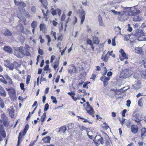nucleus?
Returning a JSON list of instances; mask_svg holds the SVG:
<instances>
[{
    "label": "nucleus",
    "mask_w": 146,
    "mask_h": 146,
    "mask_svg": "<svg viewBox=\"0 0 146 146\" xmlns=\"http://www.w3.org/2000/svg\"><path fill=\"white\" fill-rule=\"evenodd\" d=\"M125 74H129V76H130L132 74L133 72L131 70V68H128L125 70Z\"/></svg>",
    "instance_id": "412c9836"
},
{
    "label": "nucleus",
    "mask_w": 146,
    "mask_h": 146,
    "mask_svg": "<svg viewBox=\"0 0 146 146\" xmlns=\"http://www.w3.org/2000/svg\"><path fill=\"white\" fill-rule=\"evenodd\" d=\"M119 120L121 124L122 125H123L124 124V122L125 120V119L124 118L122 117L121 118L119 119Z\"/></svg>",
    "instance_id": "de8ad7c7"
},
{
    "label": "nucleus",
    "mask_w": 146,
    "mask_h": 146,
    "mask_svg": "<svg viewBox=\"0 0 146 146\" xmlns=\"http://www.w3.org/2000/svg\"><path fill=\"white\" fill-rule=\"evenodd\" d=\"M67 130V128L65 126H63L60 127L58 131L60 133H64Z\"/></svg>",
    "instance_id": "5701e85b"
},
{
    "label": "nucleus",
    "mask_w": 146,
    "mask_h": 146,
    "mask_svg": "<svg viewBox=\"0 0 146 146\" xmlns=\"http://www.w3.org/2000/svg\"><path fill=\"white\" fill-rule=\"evenodd\" d=\"M50 137L49 136H48L43 138L42 140L44 143H50Z\"/></svg>",
    "instance_id": "6ab92c4d"
},
{
    "label": "nucleus",
    "mask_w": 146,
    "mask_h": 146,
    "mask_svg": "<svg viewBox=\"0 0 146 146\" xmlns=\"http://www.w3.org/2000/svg\"><path fill=\"white\" fill-rule=\"evenodd\" d=\"M18 18L21 20V21H23V22H25L26 21V19L25 17H19L18 16Z\"/></svg>",
    "instance_id": "864d4df0"
},
{
    "label": "nucleus",
    "mask_w": 146,
    "mask_h": 146,
    "mask_svg": "<svg viewBox=\"0 0 146 146\" xmlns=\"http://www.w3.org/2000/svg\"><path fill=\"white\" fill-rule=\"evenodd\" d=\"M2 32L5 36H10L11 35V31L6 28L3 29L2 31Z\"/></svg>",
    "instance_id": "4468645a"
},
{
    "label": "nucleus",
    "mask_w": 146,
    "mask_h": 146,
    "mask_svg": "<svg viewBox=\"0 0 146 146\" xmlns=\"http://www.w3.org/2000/svg\"><path fill=\"white\" fill-rule=\"evenodd\" d=\"M60 76L59 75H58L57 76V77L56 78V80H55V82L56 83H57L59 81V80L60 79Z\"/></svg>",
    "instance_id": "e2e57ef3"
},
{
    "label": "nucleus",
    "mask_w": 146,
    "mask_h": 146,
    "mask_svg": "<svg viewBox=\"0 0 146 146\" xmlns=\"http://www.w3.org/2000/svg\"><path fill=\"white\" fill-rule=\"evenodd\" d=\"M128 28L127 29L128 31L129 32H131L132 30V28L130 27V25L129 24H128Z\"/></svg>",
    "instance_id": "8fccbe9b"
},
{
    "label": "nucleus",
    "mask_w": 146,
    "mask_h": 146,
    "mask_svg": "<svg viewBox=\"0 0 146 146\" xmlns=\"http://www.w3.org/2000/svg\"><path fill=\"white\" fill-rule=\"evenodd\" d=\"M93 41L94 44H98L99 43L98 38L96 37H94L93 38Z\"/></svg>",
    "instance_id": "72a5a7b5"
},
{
    "label": "nucleus",
    "mask_w": 146,
    "mask_h": 146,
    "mask_svg": "<svg viewBox=\"0 0 146 146\" xmlns=\"http://www.w3.org/2000/svg\"><path fill=\"white\" fill-rule=\"evenodd\" d=\"M49 105L47 103L45 105L44 108V110L45 111H47L48 110V108H49Z\"/></svg>",
    "instance_id": "a18cd8bd"
},
{
    "label": "nucleus",
    "mask_w": 146,
    "mask_h": 146,
    "mask_svg": "<svg viewBox=\"0 0 146 146\" xmlns=\"http://www.w3.org/2000/svg\"><path fill=\"white\" fill-rule=\"evenodd\" d=\"M98 20L100 26L104 27V25L103 23L102 17L100 15H99L98 17Z\"/></svg>",
    "instance_id": "4be33fe9"
},
{
    "label": "nucleus",
    "mask_w": 146,
    "mask_h": 146,
    "mask_svg": "<svg viewBox=\"0 0 146 146\" xmlns=\"http://www.w3.org/2000/svg\"><path fill=\"white\" fill-rule=\"evenodd\" d=\"M96 141H98L99 142H95V144L96 145H99L100 143L103 144L104 143L103 139L99 135L96 136L95 138Z\"/></svg>",
    "instance_id": "6e6552de"
},
{
    "label": "nucleus",
    "mask_w": 146,
    "mask_h": 146,
    "mask_svg": "<svg viewBox=\"0 0 146 146\" xmlns=\"http://www.w3.org/2000/svg\"><path fill=\"white\" fill-rule=\"evenodd\" d=\"M109 56V55L108 54H106L104 56L103 55H102V56L101 59L103 61L106 62L108 60Z\"/></svg>",
    "instance_id": "a878e982"
},
{
    "label": "nucleus",
    "mask_w": 146,
    "mask_h": 146,
    "mask_svg": "<svg viewBox=\"0 0 146 146\" xmlns=\"http://www.w3.org/2000/svg\"><path fill=\"white\" fill-rule=\"evenodd\" d=\"M31 77V76L29 75L27 76L26 80L27 84H29V82L30 80Z\"/></svg>",
    "instance_id": "79ce46f5"
},
{
    "label": "nucleus",
    "mask_w": 146,
    "mask_h": 146,
    "mask_svg": "<svg viewBox=\"0 0 146 146\" xmlns=\"http://www.w3.org/2000/svg\"><path fill=\"white\" fill-rule=\"evenodd\" d=\"M111 12H113L115 15H119L120 16L123 15V14L121 13L120 12H117L114 10H111Z\"/></svg>",
    "instance_id": "f704fd0d"
},
{
    "label": "nucleus",
    "mask_w": 146,
    "mask_h": 146,
    "mask_svg": "<svg viewBox=\"0 0 146 146\" xmlns=\"http://www.w3.org/2000/svg\"><path fill=\"white\" fill-rule=\"evenodd\" d=\"M2 78H0V81L3 83L5 84H7V80L4 78L3 77H2Z\"/></svg>",
    "instance_id": "37998d69"
},
{
    "label": "nucleus",
    "mask_w": 146,
    "mask_h": 146,
    "mask_svg": "<svg viewBox=\"0 0 146 146\" xmlns=\"http://www.w3.org/2000/svg\"><path fill=\"white\" fill-rule=\"evenodd\" d=\"M5 66L9 68L11 70H13L14 68H16L17 66H18V63L16 62H14L13 63H8L7 65H5Z\"/></svg>",
    "instance_id": "423d86ee"
},
{
    "label": "nucleus",
    "mask_w": 146,
    "mask_h": 146,
    "mask_svg": "<svg viewBox=\"0 0 146 146\" xmlns=\"http://www.w3.org/2000/svg\"><path fill=\"white\" fill-rule=\"evenodd\" d=\"M119 52L121 53L122 56L124 58V59H128V58L127 57V55L124 52L123 49H121L120 50Z\"/></svg>",
    "instance_id": "aec40b11"
},
{
    "label": "nucleus",
    "mask_w": 146,
    "mask_h": 146,
    "mask_svg": "<svg viewBox=\"0 0 146 146\" xmlns=\"http://www.w3.org/2000/svg\"><path fill=\"white\" fill-rule=\"evenodd\" d=\"M110 78L106 77L105 78L104 81V86H106L108 84V81L110 80Z\"/></svg>",
    "instance_id": "c756f323"
},
{
    "label": "nucleus",
    "mask_w": 146,
    "mask_h": 146,
    "mask_svg": "<svg viewBox=\"0 0 146 146\" xmlns=\"http://www.w3.org/2000/svg\"><path fill=\"white\" fill-rule=\"evenodd\" d=\"M38 52L41 55H42L43 54V51L42 50L39 49L38 50Z\"/></svg>",
    "instance_id": "6e6d98bb"
},
{
    "label": "nucleus",
    "mask_w": 146,
    "mask_h": 146,
    "mask_svg": "<svg viewBox=\"0 0 146 146\" xmlns=\"http://www.w3.org/2000/svg\"><path fill=\"white\" fill-rule=\"evenodd\" d=\"M141 115L138 113H133L132 115V119L137 123L140 122L142 119Z\"/></svg>",
    "instance_id": "20e7f679"
},
{
    "label": "nucleus",
    "mask_w": 146,
    "mask_h": 146,
    "mask_svg": "<svg viewBox=\"0 0 146 146\" xmlns=\"http://www.w3.org/2000/svg\"><path fill=\"white\" fill-rule=\"evenodd\" d=\"M51 98L53 100V101H52V102L53 103H54L55 104H56L57 103V101L56 100V98L53 96H51Z\"/></svg>",
    "instance_id": "a19ab883"
},
{
    "label": "nucleus",
    "mask_w": 146,
    "mask_h": 146,
    "mask_svg": "<svg viewBox=\"0 0 146 146\" xmlns=\"http://www.w3.org/2000/svg\"><path fill=\"white\" fill-rule=\"evenodd\" d=\"M14 3L15 5L17 6H19V8H23L26 6V4L22 1L20 2L17 1L16 0H14Z\"/></svg>",
    "instance_id": "ddd939ff"
},
{
    "label": "nucleus",
    "mask_w": 146,
    "mask_h": 146,
    "mask_svg": "<svg viewBox=\"0 0 146 146\" xmlns=\"http://www.w3.org/2000/svg\"><path fill=\"white\" fill-rule=\"evenodd\" d=\"M20 86L22 90H24V89L25 86L24 84L23 83H21L20 84Z\"/></svg>",
    "instance_id": "5fc2aeb1"
},
{
    "label": "nucleus",
    "mask_w": 146,
    "mask_h": 146,
    "mask_svg": "<svg viewBox=\"0 0 146 146\" xmlns=\"http://www.w3.org/2000/svg\"><path fill=\"white\" fill-rule=\"evenodd\" d=\"M1 118L0 120L1 124H0V141L2 140V138L6 137V133L5 131L3 125L5 127H7L9 125L8 122V119L7 117L4 114H2L1 116Z\"/></svg>",
    "instance_id": "f257e3e1"
},
{
    "label": "nucleus",
    "mask_w": 146,
    "mask_h": 146,
    "mask_svg": "<svg viewBox=\"0 0 146 146\" xmlns=\"http://www.w3.org/2000/svg\"><path fill=\"white\" fill-rule=\"evenodd\" d=\"M56 10V12H57L58 15L60 16L61 14V11L59 9H57Z\"/></svg>",
    "instance_id": "4d7b16f0"
},
{
    "label": "nucleus",
    "mask_w": 146,
    "mask_h": 146,
    "mask_svg": "<svg viewBox=\"0 0 146 146\" xmlns=\"http://www.w3.org/2000/svg\"><path fill=\"white\" fill-rule=\"evenodd\" d=\"M87 106L86 107V110L87 112L90 115H92L93 117H94L95 116L93 114V109L91 107L90 104H89V102H86Z\"/></svg>",
    "instance_id": "39448f33"
},
{
    "label": "nucleus",
    "mask_w": 146,
    "mask_h": 146,
    "mask_svg": "<svg viewBox=\"0 0 146 146\" xmlns=\"http://www.w3.org/2000/svg\"><path fill=\"white\" fill-rule=\"evenodd\" d=\"M134 86L136 88L139 89L141 87V83L139 81H137L135 84Z\"/></svg>",
    "instance_id": "473e14b6"
},
{
    "label": "nucleus",
    "mask_w": 146,
    "mask_h": 146,
    "mask_svg": "<svg viewBox=\"0 0 146 146\" xmlns=\"http://www.w3.org/2000/svg\"><path fill=\"white\" fill-rule=\"evenodd\" d=\"M7 111L9 112V114L10 116L13 118L15 115V111L13 107H11L9 109H7Z\"/></svg>",
    "instance_id": "f8f14e48"
},
{
    "label": "nucleus",
    "mask_w": 146,
    "mask_h": 146,
    "mask_svg": "<svg viewBox=\"0 0 146 146\" xmlns=\"http://www.w3.org/2000/svg\"><path fill=\"white\" fill-rule=\"evenodd\" d=\"M29 129V125H28L27 124L25 125L24 131L23 132V135H25Z\"/></svg>",
    "instance_id": "cd10ccee"
},
{
    "label": "nucleus",
    "mask_w": 146,
    "mask_h": 146,
    "mask_svg": "<svg viewBox=\"0 0 146 146\" xmlns=\"http://www.w3.org/2000/svg\"><path fill=\"white\" fill-rule=\"evenodd\" d=\"M65 15L64 14H63L62 15L61 18V21H63L64 20L65 18Z\"/></svg>",
    "instance_id": "69168bd1"
},
{
    "label": "nucleus",
    "mask_w": 146,
    "mask_h": 146,
    "mask_svg": "<svg viewBox=\"0 0 146 146\" xmlns=\"http://www.w3.org/2000/svg\"><path fill=\"white\" fill-rule=\"evenodd\" d=\"M39 1L41 3L44 7L45 9H47L48 8L47 7V5H48L47 1H43L42 0H39Z\"/></svg>",
    "instance_id": "b1692460"
},
{
    "label": "nucleus",
    "mask_w": 146,
    "mask_h": 146,
    "mask_svg": "<svg viewBox=\"0 0 146 146\" xmlns=\"http://www.w3.org/2000/svg\"><path fill=\"white\" fill-rule=\"evenodd\" d=\"M0 106L1 107L3 108L4 107V102L3 100L1 99V97H0Z\"/></svg>",
    "instance_id": "e433bc0d"
},
{
    "label": "nucleus",
    "mask_w": 146,
    "mask_h": 146,
    "mask_svg": "<svg viewBox=\"0 0 146 146\" xmlns=\"http://www.w3.org/2000/svg\"><path fill=\"white\" fill-rule=\"evenodd\" d=\"M123 9L125 12H129V15L131 16L137 15L139 11L134 7H124Z\"/></svg>",
    "instance_id": "7ed1b4c3"
},
{
    "label": "nucleus",
    "mask_w": 146,
    "mask_h": 146,
    "mask_svg": "<svg viewBox=\"0 0 146 146\" xmlns=\"http://www.w3.org/2000/svg\"><path fill=\"white\" fill-rule=\"evenodd\" d=\"M4 50L8 53H11L12 51V49L10 47L5 46L3 48Z\"/></svg>",
    "instance_id": "a211bd4d"
},
{
    "label": "nucleus",
    "mask_w": 146,
    "mask_h": 146,
    "mask_svg": "<svg viewBox=\"0 0 146 146\" xmlns=\"http://www.w3.org/2000/svg\"><path fill=\"white\" fill-rule=\"evenodd\" d=\"M46 112H44L43 115L40 118V120L42 122V125H43V123L45 120L46 117Z\"/></svg>",
    "instance_id": "393cba45"
},
{
    "label": "nucleus",
    "mask_w": 146,
    "mask_h": 146,
    "mask_svg": "<svg viewBox=\"0 0 146 146\" xmlns=\"http://www.w3.org/2000/svg\"><path fill=\"white\" fill-rule=\"evenodd\" d=\"M5 78L7 80L9 83L10 84H11L12 83V81L11 78L7 74H5L4 75Z\"/></svg>",
    "instance_id": "c85d7f7f"
},
{
    "label": "nucleus",
    "mask_w": 146,
    "mask_h": 146,
    "mask_svg": "<svg viewBox=\"0 0 146 146\" xmlns=\"http://www.w3.org/2000/svg\"><path fill=\"white\" fill-rule=\"evenodd\" d=\"M146 136V129L145 128H143L141 129V137L142 138H143Z\"/></svg>",
    "instance_id": "bb28decb"
},
{
    "label": "nucleus",
    "mask_w": 146,
    "mask_h": 146,
    "mask_svg": "<svg viewBox=\"0 0 146 146\" xmlns=\"http://www.w3.org/2000/svg\"><path fill=\"white\" fill-rule=\"evenodd\" d=\"M44 24H40V31L42 30L44 28Z\"/></svg>",
    "instance_id": "bf43d9fd"
},
{
    "label": "nucleus",
    "mask_w": 146,
    "mask_h": 146,
    "mask_svg": "<svg viewBox=\"0 0 146 146\" xmlns=\"http://www.w3.org/2000/svg\"><path fill=\"white\" fill-rule=\"evenodd\" d=\"M131 101L130 100H128L127 101V104L126 105L127 107H129L130 106V104H131Z\"/></svg>",
    "instance_id": "13d9d810"
},
{
    "label": "nucleus",
    "mask_w": 146,
    "mask_h": 146,
    "mask_svg": "<svg viewBox=\"0 0 146 146\" xmlns=\"http://www.w3.org/2000/svg\"><path fill=\"white\" fill-rule=\"evenodd\" d=\"M59 66V61L58 60H57L55 62V64L54 65L53 67L54 69L55 70H56V69Z\"/></svg>",
    "instance_id": "4c0bfd02"
},
{
    "label": "nucleus",
    "mask_w": 146,
    "mask_h": 146,
    "mask_svg": "<svg viewBox=\"0 0 146 146\" xmlns=\"http://www.w3.org/2000/svg\"><path fill=\"white\" fill-rule=\"evenodd\" d=\"M135 52L137 53L142 54L143 52L141 47H136L135 48Z\"/></svg>",
    "instance_id": "f3484780"
},
{
    "label": "nucleus",
    "mask_w": 146,
    "mask_h": 146,
    "mask_svg": "<svg viewBox=\"0 0 146 146\" xmlns=\"http://www.w3.org/2000/svg\"><path fill=\"white\" fill-rule=\"evenodd\" d=\"M49 68V65L48 64H47L44 68V70H48Z\"/></svg>",
    "instance_id": "680f3d73"
},
{
    "label": "nucleus",
    "mask_w": 146,
    "mask_h": 146,
    "mask_svg": "<svg viewBox=\"0 0 146 146\" xmlns=\"http://www.w3.org/2000/svg\"><path fill=\"white\" fill-rule=\"evenodd\" d=\"M87 42L88 44H89L90 45L92 44V41L90 39L88 38L87 40Z\"/></svg>",
    "instance_id": "49530a36"
},
{
    "label": "nucleus",
    "mask_w": 146,
    "mask_h": 146,
    "mask_svg": "<svg viewBox=\"0 0 146 146\" xmlns=\"http://www.w3.org/2000/svg\"><path fill=\"white\" fill-rule=\"evenodd\" d=\"M19 50L22 51L23 56L25 55L27 56H29L31 55L30 52L28 51V49L27 47L26 46L25 48L23 47L20 46L19 47Z\"/></svg>",
    "instance_id": "0eeeda50"
},
{
    "label": "nucleus",
    "mask_w": 146,
    "mask_h": 146,
    "mask_svg": "<svg viewBox=\"0 0 146 146\" xmlns=\"http://www.w3.org/2000/svg\"><path fill=\"white\" fill-rule=\"evenodd\" d=\"M80 13L81 15L80 16V19H81L80 23L82 25L84 21L86 12L84 10L82 9L81 10Z\"/></svg>",
    "instance_id": "9d476101"
},
{
    "label": "nucleus",
    "mask_w": 146,
    "mask_h": 146,
    "mask_svg": "<svg viewBox=\"0 0 146 146\" xmlns=\"http://www.w3.org/2000/svg\"><path fill=\"white\" fill-rule=\"evenodd\" d=\"M68 94L71 96L72 97H73V96H74L75 93L74 92H68Z\"/></svg>",
    "instance_id": "c03bdc74"
},
{
    "label": "nucleus",
    "mask_w": 146,
    "mask_h": 146,
    "mask_svg": "<svg viewBox=\"0 0 146 146\" xmlns=\"http://www.w3.org/2000/svg\"><path fill=\"white\" fill-rule=\"evenodd\" d=\"M127 111V110L126 109L124 110H123L122 113V115L123 116H125V114Z\"/></svg>",
    "instance_id": "0e129e2a"
},
{
    "label": "nucleus",
    "mask_w": 146,
    "mask_h": 146,
    "mask_svg": "<svg viewBox=\"0 0 146 146\" xmlns=\"http://www.w3.org/2000/svg\"><path fill=\"white\" fill-rule=\"evenodd\" d=\"M46 38L48 39V42L47 44L48 46H49L50 45L49 43L51 41V38L50 36L48 35H46Z\"/></svg>",
    "instance_id": "ea45409f"
},
{
    "label": "nucleus",
    "mask_w": 146,
    "mask_h": 146,
    "mask_svg": "<svg viewBox=\"0 0 146 146\" xmlns=\"http://www.w3.org/2000/svg\"><path fill=\"white\" fill-rule=\"evenodd\" d=\"M51 34H52L54 36L55 40H56V33L54 32L53 31H51Z\"/></svg>",
    "instance_id": "603ef678"
},
{
    "label": "nucleus",
    "mask_w": 146,
    "mask_h": 146,
    "mask_svg": "<svg viewBox=\"0 0 146 146\" xmlns=\"http://www.w3.org/2000/svg\"><path fill=\"white\" fill-rule=\"evenodd\" d=\"M124 40H125L128 41L129 39V38L130 37H131V38H132V34H128V35H124Z\"/></svg>",
    "instance_id": "2f4dec72"
},
{
    "label": "nucleus",
    "mask_w": 146,
    "mask_h": 146,
    "mask_svg": "<svg viewBox=\"0 0 146 146\" xmlns=\"http://www.w3.org/2000/svg\"><path fill=\"white\" fill-rule=\"evenodd\" d=\"M138 127L134 125H132L131 127V130L133 133H136L138 131Z\"/></svg>",
    "instance_id": "2eb2a0df"
},
{
    "label": "nucleus",
    "mask_w": 146,
    "mask_h": 146,
    "mask_svg": "<svg viewBox=\"0 0 146 146\" xmlns=\"http://www.w3.org/2000/svg\"><path fill=\"white\" fill-rule=\"evenodd\" d=\"M143 78L146 79V70H145L144 73L143 74Z\"/></svg>",
    "instance_id": "774afa93"
},
{
    "label": "nucleus",
    "mask_w": 146,
    "mask_h": 146,
    "mask_svg": "<svg viewBox=\"0 0 146 146\" xmlns=\"http://www.w3.org/2000/svg\"><path fill=\"white\" fill-rule=\"evenodd\" d=\"M24 15L26 17L29 18L30 17V15L29 13L27 12H25L24 13Z\"/></svg>",
    "instance_id": "338daca9"
},
{
    "label": "nucleus",
    "mask_w": 146,
    "mask_h": 146,
    "mask_svg": "<svg viewBox=\"0 0 146 146\" xmlns=\"http://www.w3.org/2000/svg\"><path fill=\"white\" fill-rule=\"evenodd\" d=\"M56 10H54L53 11H52L51 12V13L52 15H56Z\"/></svg>",
    "instance_id": "052dcab7"
},
{
    "label": "nucleus",
    "mask_w": 146,
    "mask_h": 146,
    "mask_svg": "<svg viewBox=\"0 0 146 146\" xmlns=\"http://www.w3.org/2000/svg\"><path fill=\"white\" fill-rule=\"evenodd\" d=\"M141 20V19L138 16H136L133 18V21H140Z\"/></svg>",
    "instance_id": "58836bf2"
},
{
    "label": "nucleus",
    "mask_w": 146,
    "mask_h": 146,
    "mask_svg": "<svg viewBox=\"0 0 146 146\" xmlns=\"http://www.w3.org/2000/svg\"><path fill=\"white\" fill-rule=\"evenodd\" d=\"M23 134V133L20 132L19 135V137L18 138V143L17 146H19L20 143V140L22 139V134Z\"/></svg>",
    "instance_id": "7c9ffc66"
},
{
    "label": "nucleus",
    "mask_w": 146,
    "mask_h": 146,
    "mask_svg": "<svg viewBox=\"0 0 146 146\" xmlns=\"http://www.w3.org/2000/svg\"><path fill=\"white\" fill-rule=\"evenodd\" d=\"M132 36H134L140 41L146 40V35L141 29L136 30L131 33Z\"/></svg>",
    "instance_id": "f03ea898"
},
{
    "label": "nucleus",
    "mask_w": 146,
    "mask_h": 146,
    "mask_svg": "<svg viewBox=\"0 0 146 146\" xmlns=\"http://www.w3.org/2000/svg\"><path fill=\"white\" fill-rule=\"evenodd\" d=\"M0 95L3 97H5L7 95L6 91L1 86H0Z\"/></svg>",
    "instance_id": "dca6fc26"
},
{
    "label": "nucleus",
    "mask_w": 146,
    "mask_h": 146,
    "mask_svg": "<svg viewBox=\"0 0 146 146\" xmlns=\"http://www.w3.org/2000/svg\"><path fill=\"white\" fill-rule=\"evenodd\" d=\"M14 54L18 58H22L24 56L22 51L19 50V48L18 50H16Z\"/></svg>",
    "instance_id": "1a4fd4ad"
},
{
    "label": "nucleus",
    "mask_w": 146,
    "mask_h": 146,
    "mask_svg": "<svg viewBox=\"0 0 146 146\" xmlns=\"http://www.w3.org/2000/svg\"><path fill=\"white\" fill-rule=\"evenodd\" d=\"M37 23L35 21H33L31 23V27L35 29L37 26Z\"/></svg>",
    "instance_id": "c9c22d12"
},
{
    "label": "nucleus",
    "mask_w": 146,
    "mask_h": 146,
    "mask_svg": "<svg viewBox=\"0 0 146 146\" xmlns=\"http://www.w3.org/2000/svg\"><path fill=\"white\" fill-rule=\"evenodd\" d=\"M6 89L8 91V93L11 97H13L15 95V90L12 88L9 89L6 88Z\"/></svg>",
    "instance_id": "9b49d317"
},
{
    "label": "nucleus",
    "mask_w": 146,
    "mask_h": 146,
    "mask_svg": "<svg viewBox=\"0 0 146 146\" xmlns=\"http://www.w3.org/2000/svg\"><path fill=\"white\" fill-rule=\"evenodd\" d=\"M116 37H115L113 38L112 40V42L111 44L113 46H115L116 45L115 42V38Z\"/></svg>",
    "instance_id": "3c124183"
},
{
    "label": "nucleus",
    "mask_w": 146,
    "mask_h": 146,
    "mask_svg": "<svg viewBox=\"0 0 146 146\" xmlns=\"http://www.w3.org/2000/svg\"><path fill=\"white\" fill-rule=\"evenodd\" d=\"M138 104L139 106L140 107H142L143 104L141 101V99H139L138 101Z\"/></svg>",
    "instance_id": "09e8293b"
}]
</instances>
